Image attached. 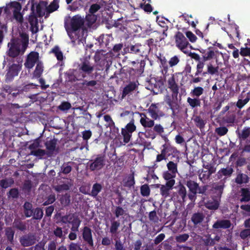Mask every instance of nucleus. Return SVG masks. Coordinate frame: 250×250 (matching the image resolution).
<instances>
[{
	"instance_id": "obj_40",
	"label": "nucleus",
	"mask_w": 250,
	"mask_h": 250,
	"mask_svg": "<svg viewBox=\"0 0 250 250\" xmlns=\"http://www.w3.org/2000/svg\"><path fill=\"white\" fill-rule=\"evenodd\" d=\"M204 92V88L201 86H196L191 90L190 95L192 97L198 98Z\"/></svg>"
},
{
	"instance_id": "obj_3",
	"label": "nucleus",
	"mask_w": 250,
	"mask_h": 250,
	"mask_svg": "<svg viewBox=\"0 0 250 250\" xmlns=\"http://www.w3.org/2000/svg\"><path fill=\"white\" fill-rule=\"evenodd\" d=\"M9 58L6 60L8 63L7 72L5 75L6 80L11 82L19 75L22 67L23 58H17V60H13Z\"/></svg>"
},
{
	"instance_id": "obj_21",
	"label": "nucleus",
	"mask_w": 250,
	"mask_h": 250,
	"mask_svg": "<svg viewBox=\"0 0 250 250\" xmlns=\"http://www.w3.org/2000/svg\"><path fill=\"white\" fill-rule=\"evenodd\" d=\"M175 188L176 189V193L177 195V197L183 202L185 201L186 198L188 194L185 187L181 182H179V184Z\"/></svg>"
},
{
	"instance_id": "obj_13",
	"label": "nucleus",
	"mask_w": 250,
	"mask_h": 250,
	"mask_svg": "<svg viewBox=\"0 0 250 250\" xmlns=\"http://www.w3.org/2000/svg\"><path fill=\"white\" fill-rule=\"evenodd\" d=\"M174 38L176 46L183 52L186 53L185 49L189 44L187 38L184 36L183 34L180 31L176 32Z\"/></svg>"
},
{
	"instance_id": "obj_12",
	"label": "nucleus",
	"mask_w": 250,
	"mask_h": 250,
	"mask_svg": "<svg viewBox=\"0 0 250 250\" xmlns=\"http://www.w3.org/2000/svg\"><path fill=\"white\" fill-rule=\"evenodd\" d=\"M136 126L134 125V121L132 119L125 128H122L121 133L123 136V141L125 143H128L132 136V133L136 130Z\"/></svg>"
},
{
	"instance_id": "obj_35",
	"label": "nucleus",
	"mask_w": 250,
	"mask_h": 250,
	"mask_svg": "<svg viewBox=\"0 0 250 250\" xmlns=\"http://www.w3.org/2000/svg\"><path fill=\"white\" fill-rule=\"evenodd\" d=\"M249 177L247 175L243 173H239L235 178V182L238 184H246L249 182Z\"/></svg>"
},
{
	"instance_id": "obj_22",
	"label": "nucleus",
	"mask_w": 250,
	"mask_h": 250,
	"mask_svg": "<svg viewBox=\"0 0 250 250\" xmlns=\"http://www.w3.org/2000/svg\"><path fill=\"white\" fill-rule=\"evenodd\" d=\"M230 226L231 222L229 220H218L214 223L212 228L215 229H227Z\"/></svg>"
},
{
	"instance_id": "obj_45",
	"label": "nucleus",
	"mask_w": 250,
	"mask_h": 250,
	"mask_svg": "<svg viewBox=\"0 0 250 250\" xmlns=\"http://www.w3.org/2000/svg\"><path fill=\"white\" fill-rule=\"evenodd\" d=\"M213 47L210 46L208 47V51L203 56L202 59L204 61H208L213 59L215 56V52L212 50Z\"/></svg>"
},
{
	"instance_id": "obj_64",
	"label": "nucleus",
	"mask_w": 250,
	"mask_h": 250,
	"mask_svg": "<svg viewBox=\"0 0 250 250\" xmlns=\"http://www.w3.org/2000/svg\"><path fill=\"white\" fill-rule=\"evenodd\" d=\"M9 197H12L13 199H16L19 197V191L17 188H13L11 189L7 193Z\"/></svg>"
},
{
	"instance_id": "obj_34",
	"label": "nucleus",
	"mask_w": 250,
	"mask_h": 250,
	"mask_svg": "<svg viewBox=\"0 0 250 250\" xmlns=\"http://www.w3.org/2000/svg\"><path fill=\"white\" fill-rule=\"evenodd\" d=\"M59 1L60 0H53V1L46 7V12L48 14H50L56 11L59 7Z\"/></svg>"
},
{
	"instance_id": "obj_18",
	"label": "nucleus",
	"mask_w": 250,
	"mask_h": 250,
	"mask_svg": "<svg viewBox=\"0 0 250 250\" xmlns=\"http://www.w3.org/2000/svg\"><path fill=\"white\" fill-rule=\"evenodd\" d=\"M174 185L170 183H166L165 185L158 184L157 187L160 188V193L161 196L165 199L170 197L171 190L173 188Z\"/></svg>"
},
{
	"instance_id": "obj_42",
	"label": "nucleus",
	"mask_w": 250,
	"mask_h": 250,
	"mask_svg": "<svg viewBox=\"0 0 250 250\" xmlns=\"http://www.w3.org/2000/svg\"><path fill=\"white\" fill-rule=\"evenodd\" d=\"M120 226L119 221H111L109 232L112 235H116L118 233V230Z\"/></svg>"
},
{
	"instance_id": "obj_52",
	"label": "nucleus",
	"mask_w": 250,
	"mask_h": 250,
	"mask_svg": "<svg viewBox=\"0 0 250 250\" xmlns=\"http://www.w3.org/2000/svg\"><path fill=\"white\" fill-rule=\"evenodd\" d=\"M140 192L141 195L144 197H147L149 196L150 193V189L148 185L146 184L141 186L140 188Z\"/></svg>"
},
{
	"instance_id": "obj_41",
	"label": "nucleus",
	"mask_w": 250,
	"mask_h": 250,
	"mask_svg": "<svg viewBox=\"0 0 250 250\" xmlns=\"http://www.w3.org/2000/svg\"><path fill=\"white\" fill-rule=\"evenodd\" d=\"M97 84V81L96 80L87 81L84 80L82 83V85L85 87H87L90 91H94V89L95 88V86Z\"/></svg>"
},
{
	"instance_id": "obj_36",
	"label": "nucleus",
	"mask_w": 250,
	"mask_h": 250,
	"mask_svg": "<svg viewBox=\"0 0 250 250\" xmlns=\"http://www.w3.org/2000/svg\"><path fill=\"white\" fill-rule=\"evenodd\" d=\"M59 200L62 206L64 207L68 206L70 204L71 201V196L70 194L66 193L62 195Z\"/></svg>"
},
{
	"instance_id": "obj_20",
	"label": "nucleus",
	"mask_w": 250,
	"mask_h": 250,
	"mask_svg": "<svg viewBox=\"0 0 250 250\" xmlns=\"http://www.w3.org/2000/svg\"><path fill=\"white\" fill-rule=\"evenodd\" d=\"M140 116L141 118L140 122L144 127L151 128L154 126L155 120L150 119L145 113H141Z\"/></svg>"
},
{
	"instance_id": "obj_43",
	"label": "nucleus",
	"mask_w": 250,
	"mask_h": 250,
	"mask_svg": "<svg viewBox=\"0 0 250 250\" xmlns=\"http://www.w3.org/2000/svg\"><path fill=\"white\" fill-rule=\"evenodd\" d=\"M73 163L72 162L64 163L61 167V172L64 174L69 173L72 170V167L70 164Z\"/></svg>"
},
{
	"instance_id": "obj_23",
	"label": "nucleus",
	"mask_w": 250,
	"mask_h": 250,
	"mask_svg": "<svg viewBox=\"0 0 250 250\" xmlns=\"http://www.w3.org/2000/svg\"><path fill=\"white\" fill-rule=\"evenodd\" d=\"M13 227L21 231H25L27 229V225L25 222L22 221L20 218H16L13 223Z\"/></svg>"
},
{
	"instance_id": "obj_58",
	"label": "nucleus",
	"mask_w": 250,
	"mask_h": 250,
	"mask_svg": "<svg viewBox=\"0 0 250 250\" xmlns=\"http://www.w3.org/2000/svg\"><path fill=\"white\" fill-rule=\"evenodd\" d=\"M205 62L206 61H204L203 59H202V61L198 62L196 66V71L195 73V76H198L202 73Z\"/></svg>"
},
{
	"instance_id": "obj_7",
	"label": "nucleus",
	"mask_w": 250,
	"mask_h": 250,
	"mask_svg": "<svg viewBox=\"0 0 250 250\" xmlns=\"http://www.w3.org/2000/svg\"><path fill=\"white\" fill-rule=\"evenodd\" d=\"M78 68L83 79L85 78L86 76H93L92 74L95 69V65L87 58L81 60Z\"/></svg>"
},
{
	"instance_id": "obj_27",
	"label": "nucleus",
	"mask_w": 250,
	"mask_h": 250,
	"mask_svg": "<svg viewBox=\"0 0 250 250\" xmlns=\"http://www.w3.org/2000/svg\"><path fill=\"white\" fill-rule=\"evenodd\" d=\"M162 177L166 181V183H170L171 185H174L175 184V178L176 174L168 171H165L163 173Z\"/></svg>"
},
{
	"instance_id": "obj_4",
	"label": "nucleus",
	"mask_w": 250,
	"mask_h": 250,
	"mask_svg": "<svg viewBox=\"0 0 250 250\" xmlns=\"http://www.w3.org/2000/svg\"><path fill=\"white\" fill-rule=\"evenodd\" d=\"M61 222L64 225L63 229L64 233L67 234L69 229H77L79 228L81 221L79 217L74 213H69L62 216L60 218Z\"/></svg>"
},
{
	"instance_id": "obj_37",
	"label": "nucleus",
	"mask_w": 250,
	"mask_h": 250,
	"mask_svg": "<svg viewBox=\"0 0 250 250\" xmlns=\"http://www.w3.org/2000/svg\"><path fill=\"white\" fill-rule=\"evenodd\" d=\"M238 138L241 141L245 140L250 135V128L245 127L241 132L236 131Z\"/></svg>"
},
{
	"instance_id": "obj_48",
	"label": "nucleus",
	"mask_w": 250,
	"mask_h": 250,
	"mask_svg": "<svg viewBox=\"0 0 250 250\" xmlns=\"http://www.w3.org/2000/svg\"><path fill=\"white\" fill-rule=\"evenodd\" d=\"M167 167L168 169L167 171L175 174L178 173V165L176 163L169 161L167 164Z\"/></svg>"
},
{
	"instance_id": "obj_25",
	"label": "nucleus",
	"mask_w": 250,
	"mask_h": 250,
	"mask_svg": "<svg viewBox=\"0 0 250 250\" xmlns=\"http://www.w3.org/2000/svg\"><path fill=\"white\" fill-rule=\"evenodd\" d=\"M205 215L202 212L194 213L191 216V220L194 226L200 225L204 221Z\"/></svg>"
},
{
	"instance_id": "obj_2",
	"label": "nucleus",
	"mask_w": 250,
	"mask_h": 250,
	"mask_svg": "<svg viewBox=\"0 0 250 250\" xmlns=\"http://www.w3.org/2000/svg\"><path fill=\"white\" fill-rule=\"evenodd\" d=\"M185 184L188 189V196L191 201H194L196 199L198 194L205 195L208 188V185L200 186L197 182L191 179L185 181Z\"/></svg>"
},
{
	"instance_id": "obj_9",
	"label": "nucleus",
	"mask_w": 250,
	"mask_h": 250,
	"mask_svg": "<svg viewBox=\"0 0 250 250\" xmlns=\"http://www.w3.org/2000/svg\"><path fill=\"white\" fill-rule=\"evenodd\" d=\"M94 59L95 62L101 66L105 65L107 67L111 62L110 55L103 50L97 51L94 56Z\"/></svg>"
},
{
	"instance_id": "obj_46",
	"label": "nucleus",
	"mask_w": 250,
	"mask_h": 250,
	"mask_svg": "<svg viewBox=\"0 0 250 250\" xmlns=\"http://www.w3.org/2000/svg\"><path fill=\"white\" fill-rule=\"evenodd\" d=\"M68 250H90L86 246L83 250L81 245L79 243L71 242L68 246Z\"/></svg>"
},
{
	"instance_id": "obj_60",
	"label": "nucleus",
	"mask_w": 250,
	"mask_h": 250,
	"mask_svg": "<svg viewBox=\"0 0 250 250\" xmlns=\"http://www.w3.org/2000/svg\"><path fill=\"white\" fill-rule=\"evenodd\" d=\"M189 236L188 234L184 233L176 236L175 237V240L178 243H184L188 240V239L189 238Z\"/></svg>"
},
{
	"instance_id": "obj_14",
	"label": "nucleus",
	"mask_w": 250,
	"mask_h": 250,
	"mask_svg": "<svg viewBox=\"0 0 250 250\" xmlns=\"http://www.w3.org/2000/svg\"><path fill=\"white\" fill-rule=\"evenodd\" d=\"M39 62H41L39 60V53L36 51H32L27 56L24 65L25 68L30 70Z\"/></svg>"
},
{
	"instance_id": "obj_16",
	"label": "nucleus",
	"mask_w": 250,
	"mask_h": 250,
	"mask_svg": "<svg viewBox=\"0 0 250 250\" xmlns=\"http://www.w3.org/2000/svg\"><path fill=\"white\" fill-rule=\"evenodd\" d=\"M66 80L69 82H75L83 79L79 71L74 69H70L64 73Z\"/></svg>"
},
{
	"instance_id": "obj_11",
	"label": "nucleus",
	"mask_w": 250,
	"mask_h": 250,
	"mask_svg": "<svg viewBox=\"0 0 250 250\" xmlns=\"http://www.w3.org/2000/svg\"><path fill=\"white\" fill-rule=\"evenodd\" d=\"M131 64L132 67H129L127 69L126 72L129 74L130 76H140L144 71L146 65L145 61H133L131 62Z\"/></svg>"
},
{
	"instance_id": "obj_51",
	"label": "nucleus",
	"mask_w": 250,
	"mask_h": 250,
	"mask_svg": "<svg viewBox=\"0 0 250 250\" xmlns=\"http://www.w3.org/2000/svg\"><path fill=\"white\" fill-rule=\"evenodd\" d=\"M52 52L55 54L58 61H62L63 60V56L62 52L61 51L58 46H55L53 48Z\"/></svg>"
},
{
	"instance_id": "obj_55",
	"label": "nucleus",
	"mask_w": 250,
	"mask_h": 250,
	"mask_svg": "<svg viewBox=\"0 0 250 250\" xmlns=\"http://www.w3.org/2000/svg\"><path fill=\"white\" fill-rule=\"evenodd\" d=\"M14 183V181L12 179H2L0 180V186L3 188H6L11 187Z\"/></svg>"
},
{
	"instance_id": "obj_47",
	"label": "nucleus",
	"mask_w": 250,
	"mask_h": 250,
	"mask_svg": "<svg viewBox=\"0 0 250 250\" xmlns=\"http://www.w3.org/2000/svg\"><path fill=\"white\" fill-rule=\"evenodd\" d=\"M207 70L208 74L211 75H218L219 72V66H214L211 62L207 64Z\"/></svg>"
},
{
	"instance_id": "obj_59",
	"label": "nucleus",
	"mask_w": 250,
	"mask_h": 250,
	"mask_svg": "<svg viewBox=\"0 0 250 250\" xmlns=\"http://www.w3.org/2000/svg\"><path fill=\"white\" fill-rule=\"evenodd\" d=\"M194 120L197 127L201 129L204 128L206 123L200 116H196Z\"/></svg>"
},
{
	"instance_id": "obj_33",
	"label": "nucleus",
	"mask_w": 250,
	"mask_h": 250,
	"mask_svg": "<svg viewBox=\"0 0 250 250\" xmlns=\"http://www.w3.org/2000/svg\"><path fill=\"white\" fill-rule=\"evenodd\" d=\"M46 7V4L44 2L41 1L36 5V14L39 17H42L45 15L44 7Z\"/></svg>"
},
{
	"instance_id": "obj_54",
	"label": "nucleus",
	"mask_w": 250,
	"mask_h": 250,
	"mask_svg": "<svg viewBox=\"0 0 250 250\" xmlns=\"http://www.w3.org/2000/svg\"><path fill=\"white\" fill-rule=\"evenodd\" d=\"M97 17L94 14H88L86 16L85 20L89 26L92 25L97 21Z\"/></svg>"
},
{
	"instance_id": "obj_1",
	"label": "nucleus",
	"mask_w": 250,
	"mask_h": 250,
	"mask_svg": "<svg viewBox=\"0 0 250 250\" xmlns=\"http://www.w3.org/2000/svg\"><path fill=\"white\" fill-rule=\"evenodd\" d=\"M29 44V36L25 32H20L19 37L12 38L7 44L8 49L6 52V58L13 60L17 58H22L21 56L23 55Z\"/></svg>"
},
{
	"instance_id": "obj_15",
	"label": "nucleus",
	"mask_w": 250,
	"mask_h": 250,
	"mask_svg": "<svg viewBox=\"0 0 250 250\" xmlns=\"http://www.w3.org/2000/svg\"><path fill=\"white\" fill-rule=\"evenodd\" d=\"M19 241L22 246L29 247L34 245L36 243V236L35 234L29 232L21 237Z\"/></svg>"
},
{
	"instance_id": "obj_17",
	"label": "nucleus",
	"mask_w": 250,
	"mask_h": 250,
	"mask_svg": "<svg viewBox=\"0 0 250 250\" xmlns=\"http://www.w3.org/2000/svg\"><path fill=\"white\" fill-rule=\"evenodd\" d=\"M82 236L83 241L87 243L88 246L90 248H93L94 242L91 229L87 226L84 227L83 229Z\"/></svg>"
},
{
	"instance_id": "obj_61",
	"label": "nucleus",
	"mask_w": 250,
	"mask_h": 250,
	"mask_svg": "<svg viewBox=\"0 0 250 250\" xmlns=\"http://www.w3.org/2000/svg\"><path fill=\"white\" fill-rule=\"evenodd\" d=\"M30 154L31 155L42 158L45 154H47V152H46V151L43 149H38L37 150H32Z\"/></svg>"
},
{
	"instance_id": "obj_30",
	"label": "nucleus",
	"mask_w": 250,
	"mask_h": 250,
	"mask_svg": "<svg viewBox=\"0 0 250 250\" xmlns=\"http://www.w3.org/2000/svg\"><path fill=\"white\" fill-rule=\"evenodd\" d=\"M219 205V201L217 199L212 198L205 203V207L210 210H216L218 208Z\"/></svg>"
},
{
	"instance_id": "obj_19",
	"label": "nucleus",
	"mask_w": 250,
	"mask_h": 250,
	"mask_svg": "<svg viewBox=\"0 0 250 250\" xmlns=\"http://www.w3.org/2000/svg\"><path fill=\"white\" fill-rule=\"evenodd\" d=\"M138 88V85L135 82H130L125 86L124 88L122 93V98H124Z\"/></svg>"
},
{
	"instance_id": "obj_63",
	"label": "nucleus",
	"mask_w": 250,
	"mask_h": 250,
	"mask_svg": "<svg viewBox=\"0 0 250 250\" xmlns=\"http://www.w3.org/2000/svg\"><path fill=\"white\" fill-rule=\"evenodd\" d=\"M173 98L172 99L169 97L167 100L166 103L169 106L170 109L174 112L175 109H177L178 105L175 102L173 101Z\"/></svg>"
},
{
	"instance_id": "obj_62",
	"label": "nucleus",
	"mask_w": 250,
	"mask_h": 250,
	"mask_svg": "<svg viewBox=\"0 0 250 250\" xmlns=\"http://www.w3.org/2000/svg\"><path fill=\"white\" fill-rule=\"evenodd\" d=\"M240 237L243 240L248 239L250 238V229L247 228L240 231Z\"/></svg>"
},
{
	"instance_id": "obj_50",
	"label": "nucleus",
	"mask_w": 250,
	"mask_h": 250,
	"mask_svg": "<svg viewBox=\"0 0 250 250\" xmlns=\"http://www.w3.org/2000/svg\"><path fill=\"white\" fill-rule=\"evenodd\" d=\"M43 215L42 209L40 208H36L34 209L33 218L36 220H41Z\"/></svg>"
},
{
	"instance_id": "obj_53",
	"label": "nucleus",
	"mask_w": 250,
	"mask_h": 250,
	"mask_svg": "<svg viewBox=\"0 0 250 250\" xmlns=\"http://www.w3.org/2000/svg\"><path fill=\"white\" fill-rule=\"evenodd\" d=\"M233 172V169L231 167H227L226 168H221L218 172L220 175L226 176H230Z\"/></svg>"
},
{
	"instance_id": "obj_38",
	"label": "nucleus",
	"mask_w": 250,
	"mask_h": 250,
	"mask_svg": "<svg viewBox=\"0 0 250 250\" xmlns=\"http://www.w3.org/2000/svg\"><path fill=\"white\" fill-rule=\"evenodd\" d=\"M135 183L134 173L133 172L127 177L126 181L124 183V186L125 187L131 188L134 186Z\"/></svg>"
},
{
	"instance_id": "obj_8",
	"label": "nucleus",
	"mask_w": 250,
	"mask_h": 250,
	"mask_svg": "<svg viewBox=\"0 0 250 250\" xmlns=\"http://www.w3.org/2000/svg\"><path fill=\"white\" fill-rule=\"evenodd\" d=\"M182 74L183 72H176L172 74L171 76L167 80V86L171 92L172 98L176 100L179 92L180 86L176 82V78Z\"/></svg>"
},
{
	"instance_id": "obj_24",
	"label": "nucleus",
	"mask_w": 250,
	"mask_h": 250,
	"mask_svg": "<svg viewBox=\"0 0 250 250\" xmlns=\"http://www.w3.org/2000/svg\"><path fill=\"white\" fill-rule=\"evenodd\" d=\"M57 142V141L56 139H53L47 141L45 143V146L48 150L47 155L48 156H50L55 151L56 147Z\"/></svg>"
},
{
	"instance_id": "obj_49",
	"label": "nucleus",
	"mask_w": 250,
	"mask_h": 250,
	"mask_svg": "<svg viewBox=\"0 0 250 250\" xmlns=\"http://www.w3.org/2000/svg\"><path fill=\"white\" fill-rule=\"evenodd\" d=\"M5 235L7 239V240L10 242H12L14 240V236L15 234V231L13 230L12 228L8 227L5 229Z\"/></svg>"
},
{
	"instance_id": "obj_39",
	"label": "nucleus",
	"mask_w": 250,
	"mask_h": 250,
	"mask_svg": "<svg viewBox=\"0 0 250 250\" xmlns=\"http://www.w3.org/2000/svg\"><path fill=\"white\" fill-rule=\"evenodd\" d=\"M102 186L101 184L96 183L94 184L92 188L90 195L93 197H96L98 194L101 191L102 189Z\"/></svg>"
},
{
	"instance_id": "obj_6",
	"label": "nucleus",
	"mask_w": 250,
	"mask_h": 250,
	"mask_svg": "<svg viewBox=\"0 0 250 250\" xmlns=\"http://www.w3.org/2000/svg\"><path fill=\"white\" fill-rule=\"evenodd\" d=\"M105 163V155L99 154L92 156L87 163V167L91 171H99L104 167Z\"/></svg>"
},
{
	"instance_id": "obj_57",
	"label": "nucleus",
	"mask_w": 250,
	"mask_h": 250,
	"mask_svg": "<svg viewBox=\"0 0 250 250\" xmlns=\"http://www.w3.org/2000/svg\"><path fill=\"white\" fill-rule=\"evenodd\" d=\"M144 135L146 138L152 140L154 139L156 137V134L152 127L146 129L144 133Z\"/></svg>"
},
{
	"instance_id": "obj_32",
	"label": "nucleus",
	"mask_w": 250,
	"mask_h": 250,
	"mask_svg": "<svg viewBox=\"0 0 250 250\" xmlns=\"http://www.w3.org/2000/svg\"><path fill=\"white\" fill-rule=\"evenodd\" d=\"M163 149L161 150L165 153V155L166 156L167 158L170 156L171 155H172L173 153H175L176 149L173 147L169 145H167L166 144L163 145Z\"/></svg>"
},
{
	"instance_id": "obj_31",
	"label": "nucleus",
	"mask_w": 250,
	"mask_h": 250,
	"mask_svg": "<svg viewBox=\"0 0 250 250\" xmlns=\"http://www.w3.org/2000/svg\"><path fill=\"white\" fill-rule=\"evenodd\" d=\"M147 112L153 120H157L159 118L158 114V107L155 104H151L147 109Z\"/></svg>"
},
{
	"instance_id": "obj_5",
	"label": "nucleus",
	"mask_w": 250,
	"mask_h": 250,
	"mask_svg": "<svg viewBox=\"0 0 250 250\" xmlns=\"http://www.w3.org/2000/svg\"><path fill=\"white\" fill-rule=\"evenodd\" d=\"M84 23V20L80 15H77L73 16L71 19L70 17L65 18L64 19V26L66 30L70 28L72 31H77L83 28Z\"/></svg>"
},
{
	"instance_id": "obj_10",
	"label": "nucleus",
	"mask_w": 250,
	"mask_h": 250,
	"mask_svg": "<svg viewBox=\"0 0 250 250\" xmlns=\"http://www.w3.org/2000/svg\"><path fill=\"white\" fill-rule=\"evenodd\" d=\"M35 3L31 1V13L29 15L28 21L30 25V31L32 33H37L39 31V21L38 16L35 14Z\"/></svg>"
},
{
	"instance_id": "obj_56",
	"label": "nucleus",
	"mask_w": 250,
	"mask_h": 250,
	"mask_svg": "<svg viewBox=\"0 0 250 250\" xmlns=\"http://www.w3.org/2000/svg\"><path fill=\"white\" fill-rule=\"evenodd\" d=\"M113 26L120 29L122 31L126 29L123 18H119L117 21H115Z\"/></svg>"
},
{
	"instance_id": "obj_28",
	"label": "nucleus",
	"mask_w": 250,
	"mask_h": 250,
	"mask_svg": "<svg viewBox=\"0 0 250 250\" xmlns=\"http://www.w3.org/2000/svg\"><path fill=\"white\" fill-rule=\"evenodd\" d=\"M23 213L26 217L32 216L34 208H33V205L31 203L25 202L23 206Z\"/></svg>"
},
{
	"instance_id": "obj_29",
	"label": "nucleus",
	"mask_w": 250,
	"mask_h": 250,
	"mask_svg": "<svg viewBox=\"0 0 250 250\" xmlns=\"http://www.w3.org/2000/svg\"><path fill=\"white\" fill-rule=\"evenodd\" d=\"M43 65L42 62H38L35 69L33 72V78L38 79L41 77L43 71Z\"/></svg>"
},
{
	"instance_id": "obj_26",
	"label": "nucleus",
	"mask_w": 250,
	"mask_h": 250,
	"mask_svg": "<svg viewBox=\"0 0 250 250\" xmlns=\"http://www.w3.org/2000/svg\"><path fill=\"white\" fill-rule=\"evenodd\" d=\"M240 193L241 197L239 199L240 202H248L250 201V190L248 188H241Z\"/></svg>"
},
{
	"instance_id": "obj_44",
	"label": "nucleus",
	"mask_w": 250,
	"mask_h": 250,
	"mask_svg": "<svg viewBox=\"0 0 250 250\" xmlns=\"http://www.w3.org/2000/svg\"><path fill=\"white\" fill-rule=\"evenodd\" d=\"M187 102L192 107V108H194L198 106H200L201 105L200 99L196 97L194 98H191L190 97L188 98Z\"/></svg>"
}]
</instances>
